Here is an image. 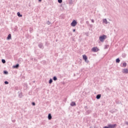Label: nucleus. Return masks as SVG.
<instances>
[{"mask_svg": "<svg viewBox=\"0 0 128 128\" xmlns=\"http://www.w3.org/2000/svg\"><path fill=\"white\" fill-rule=\"evenodd\" d=\"M70 106H76V102H72L70 103Z\"/></svg>", "mask_w": 128, "mask_h": 128, "instance_id": "obj_8", "label": "nucleus"}, {"mask_svg": "<svg viewBox=\"0 0 128 128\" xmlns=\"http://www.w3.org/2000/svg\"><path fill=\"white\" fill-rule=\"evenodd\" d=\"M82 58L85 61V62H86V64H88L90 62V61L88 60V56H86V55H83Z\"/></svg>", "mask_w": 128, "mask_h": 128, "instance_id": "obj_2", "label": "nucleus"}, {"mask_svg": "<svg viewBox=\"0 0 128 128\" xmlns=\"http://www.w3.org/2000/svg\"><path fill=\"white\" fill-rule=\"evenodd\" d=\"M32 106H36V102H32Z\"/></svg>", "mask_w": 128, "mask_h": 128, "instance_id": "obj_29", "label": "nucleus"}, {"mask_svg": "<svg viewBox=\"0 0 128 128\" xmlns=\"http://www.w3.org/2000/svg\"><path fill=\"white\" fill-rule=\"evenodd\" d=\"M86 24H88V21H86Z\"/></svg>", "mask_w": 128, "mask_h": 128, "instance_id": "obj_39", "label": "nucleus"}, {"mask_svg": "<svg viewBox=\"0 0 128 128\" xmlns=\"http://www.w3.org/2000/svg\"><path fill=\"white\" fill-rule=\"evenodd\" d=\"M4 74H8V72L6 70H4Z\"/></svg>", "mask_w": 128, "mask_h": 128, "instance_id": "obj_20", "label": "nucleus"}, {"mask_svg": "<svg viewBox=\"0 0 128 128\" xmlns=\"http://www.w3.org/2000/svg\"><path fill=\"white\" fill-rule=\"evenodd\" d=\"M50 24H52L50 22V21L47 22V24H48V26H50Z\"/></svg>", "mask_w": 128, "mask_h": 128, "instance_id": "obj_30", "label": "nucleus"}, {"mask_svg": "<svg viewBox=\"0 0 128 128\" xmlns=\"http://www.w3.org/2000/svg\"><path fill=\"white\" fill-rule=\"evenodd\" d=\"M117 104H120V102H117Z\"/></svg>", "mask_w": 128, "mask_h": 128, "instance_id": "obj_45", "label": "nucleus"}, {"mask_svg": "<svg viewBox=\"0 0 128 128\" xmlns=\"http://www.w3.org/2000/svg\"><path fill=\"white\" fill-rule=\"evenodd\" d=\"M100 98H102V94H98L96 96V100H100Z\"/></svg>", "mask_w": 128, "mask_h": 128, "instance_id": "obj_13", "label": "nucleus"}, {"mask_svg": "<svg viewBox=\"0 0 128 128\" xmlns=\"http://www.w3.org/2000/svg\"><path fill=\"white\" fill-rule=\"evenodd\" d=\"M14 68H20V64H17L14 66H13Z\"/></svg>", "mask_w": 128, "mask_h": 128, "instance_id": "obj_10", "label": "nucleus"}, {"mask_svg": "<svg viewBox=\"0 0 128 128\" xmlns=\"http://www.w3.org/2000/svg\"><path fill=\"white\" fill-rule=\"evenodd\" d=\"M111 113H112V114H114V111H112V112H111Z\"/></svg>", "mask_w": 128, "mask_h": 128, "instance_id": "obj_43", "label": "nucleus"}, {"mask_svg": "<svg viewBox=\"0 0 128 128\" xmlns=\"http://www.w3.org/2000/svg\"><path fill=\"white\" fill-rule=\"evenodd\" d=\"M4 84H8V81H4Z\"/></svg>", "mask_w": 128, "mask_h": 128, "instance_id": "obj_27", "label": "nucleus"}, {"mask_svg": "<svg viewBox=\"0 0 128 128\" xmlns=\"http://www.w3.org/2000/svg\"><path fill=\"white\" fill-rule=\"evenodd\" d=\"M72 32H76V29H73Z\"/></svg>", "mask_w": 128, "mask_h": 128, "instance_id": "obj_37", "label": "nucleus"}, {"mask_svg": "<svg viewBox=\"0 0 128 128\" xmlns=\"http://www.w3.org/2000/svg\"><path fill=\"white\" fill-rule=\"evenodd\" d=\"M38 2H42V0H38Z\"/></svg>", "mask_w": 128, "mask_h": 128, "instance_id": "obj_42", "label": "nucleus"}, {"mask_svg": "<svg viewBox=\"0 0 128 128\" xmlns=\"http://www.w3.org/2000/svg\"><path fill=\"white\" fill-rule=\"evenodd\" d=\"M127 66L126 62H124L122 64V66L123 68H126Z\"/></svg>", "mask_w": 128, "mask_h": 128, "instance_id": "obj_17", "label": "nucleus"}, {"mask_svg": "<svg viewBox=\"0 0 128 128\" xmlns=\"http://www.w3.org/2000/svg\"><path fill=\"white\" fill-rule=\"evenodd\" d=\"M122 58H126V53H123L122 54Z\"/></svg>", "mask_w": 128, "mask_h": 128, "instance_id": "obj_22", "label": "nucleus"}, {"mask_svg": "<svg viewBox=\"0 0 128 128\" xmlns=\"http://www.w3.org/2000/svg\"><path fill=\"white\" fill-rule=\"evenodd\" d=\"M125 124H127V126H128V122H125Z\"/></svg>", "mask_w": 128, "mask_h": 128, "instance_id": "obj_36", "label": "nucleus"}, {"mask_svg": "<svg viewBox=\"0 0 128 128\" xmlns=\"http://www.w3.org/2000/svg\"><path fill=\"white\" fill-rule=\"evenodd\" d=\"M30 32H32V28H30Z\"/></svg>", "mask_w": 128, "mask_h": 128, "instance_id": "obj_35", "label": "nucleus"}, {"mask_svg": "<svg viewBox=\"0 0 128 128\" xmlns=\"http://www.w3.org/2000/svg\"><path fill=\"white\" fill-rule=\"evenodd\" d=\"M18 96L20 98H22V93L20 92V94H19Z\"/></svg>", "mask_w": 128, "mask_h": 128, "instance_id": "obj_23", "label": "nucleus"}, {"mask_svg": "<svg viewBox=\"0 0 128 128\" xmlns=\"http://www.w3.org/2000/svg\"><path fill=\"white\" fill-rule=\"evenodd\" d=\"M117 124H108V126L109 128H116Z\"/></svg>", "mask_w": 128, "mask_h": 128, "instance_id": "obj_5", "label": "nucleus"}, {"mask_svg": "<svg viewBox=\"0 0 128 128\" xmlns=\"http://www.w3.org/2000/svg\"><path fill=\"white\" fill-rule=\"evenodd\" d=\"M7 40H12V34H8V36H7Z\"/></svg>", "mask_w": 128, "mask_h": 128, "instance_id": "obj_12", "label": "nucleus"}, {"mask_svg": "<svg viewBox=\"0 0 128 128\" xmlns=\"http://www.w3.org/2000/svg\"><path fill=\"white\" fill-rule=\"evenodd\" d=\"M24 86H26V88H28V84L26 83L24 84Z\"/></svg>", "mask_w": 128, "mask_h": 128, "instance_id": "obj_31", "label": "nucleus"}, {"mask_svg": "<svg viewBox=\"0 0 128 128\" xmlns=\"http://www.w3.org/2000/svg\"><path fill=\"white\" fill-rule=\"evenodd\" d=\"M76 24H78V22L76 21V20H73L70 24L71 26H76Z\"/></svg>", "mask_w": 128, "mask_h": 128, "instance_id": "obj_3", "label": "nucleus"}, {"mask_svg": "<svg viewBox=\"0 0 128 128\" xmlns=\"http://www.w3.org/2000/svg\"><path fill=\"white\" fill-rule=\"evenodd\" d=\"M30 60H34V58L32 56H30Z\"/></svg>", "mask_w": 128, "mask_h": 128, "instance_id": "obj_38", "label": "nucleus"}, {"mask_svg": "<svg viewBox=\"0 0 128 128\" xmlns=\"http://www.w3.org/2000/svg\"><path fill=\"white\" fill-rule=\"evenodd\" d=\"M2 64H6V60L2 59Z\"/></svg>", "mask_w": 128, "mask_h": 128, "instance_id": "obj_24", "label": "nucleus"}, {"mask_svg": "<svg viewBox=\"0 0 128 128\" xmlns=\"http://www.w3.org/2000/svg\"><path fill=\"white\" fill-rule=\"evenodd\" d=\"M49 44H50V43H48V42L46 41V42H45V46H48Z\"/></svg>", "mask_w": 128, "mask_h": 128, "instance_id": "obj_21", "label": "nucleus"}, {"mask_svg": "<svg viewBox=\"0 0 128 128\" xmlns=\"http://www.w3.org/2000/svg\"><path fill=\"white\" fill-rule=\"evenodd\" d=\"M52 114L50 113L48 114V120H52Z\"/></svg>", "mask_w": 128, "mask_h": 128, "instance_id": "obj_11", "label": "nucleus"}, {"mask_svg": "<svg viewBox=\"0 0 128 128\" xmlns=\"http://www.w3.org/2000/svg\"><path fill=\"white\" fill-rule=\"evenodd\" d=\"M91 22H94V20L92 19V20H91Z\"/></svg>", "mask_w": 128, "mask_h": 128, "instance_id": "obj_33", "label": "nucleus"}, {"mask_svg": "<svg viewBox=\"0 0 128 128\" xmlns=\"http://www.w3.org/2000/svg\"><path fill=\"white\" fill-rule=\"evenodd\" d=\"M106 36L104 35V34L100 36L99 37V40H100V42H104V40H106Z\"/></svg>", "mask_w": 128, "mask_h": 128, "instance_id": "obj_1", "label": "nucleus"}, {"mask_svg": "<svg viewBox=\"0 0 128 128\" xmlns=\"http://www.w3.org/2000/svg\"><path fill=\"white\" fill-rule=\"evenodd\" d=\"M48 83L50 84H52V79L50 78L48 81Z\"/></svg>", "mask_w": 128, "mask_h": 128, "instance_id": "obj_18", "label": "nucleus"}, {"mask_svg": "<svg viewBox=\"0 0 128 128\" xmlns=\"http://www.w3.org/2000/svg\"><path fill=\"white\" fill-rule=\"evenodd\" d=\"M12 122H16V120H12Z\"/></svg>", "mask_w": 128, "mask_h": 128, "instance_id": "obj_41", "label": "nucleus"}, {"mask_svg": "<svg viewBox=\"0 0 128 128\" xmlns=\"http://www.w3.org/2000/svg\"><path fill=\"white\" fill-rule=\"evenodd\" d=\"M116 64H120V58H117L116 60Z\"/></svg>", "mask_w": 128, "mask_h": 128, "instance_id": "obj_16", "label": "nucleus"}, {"mask_svg": "<svg viewBox=\"0 0 128 128\" xmlns=\"http://www.w3.org/2000/svg\"><path fill=\"white\" fill-rule=\"evenodd\" d=\"M123 74H128V69L124 68L122 70Z\"/></svg>", "mask_w": 128, "mask_h": 128, "instance_id": "obj_9", "label": "nucleus"}, {"mask_svg": "<svg viewBox=\"0 0 128 128\" xmlns=\"http://www.w3.org/2000/svg\"><path fill=\"white\" fill-rule=\"evenodd\" d=\"M58 4H62V0H58Z\"/></svg>", "mask_w": 128, "mask_h": 128, "instance_id": "obj_26", "label": "nucleus"}, {"mask_svg": "<svg viewBox=\"0 0 128 128\" xmlns=\"http://www.w3.org/2000/svg\"><path fill=\"white\" fill-rule=\"evenodd\" d=\"M103 128H109L108 126H104Z\"/></svg>", "mask_w": 128, "mask_h": 128, "instance_id": "obj_34", "label": "nucleus"}, {"mask_svg": "<svg viewBox=\"0 0 128 128\" xmlns=\"http://www.w3.org/2000/svg\"><path fill=\"white\" fill-rule=\"evenodd\" d=\"M104 48H108V45H105Z\"/></svg>", "mask_w": 128, "mask_h": 128, "instance_id": "obj_28", "label": "nucleus"}, {"mask_svg": "<svg viewBox=\"0 0 128 128\" xmlns=\"http://www.w3.org/2000/svg\"><path fill=\"white\" fill-rule=\"evenodd\" d=\"M94 128H98L96 127V126H94Z\"/></svg>", "mask_w": 128, "mask_h": 128, "instance_id": "obj_44", "label": "nucleus"}, {"mask_svg": "<svg viewBox=\"0 0 128 128\" xmlns=\"http://www.w3.org/2000/svg\"><path fill=\"white\" fill-rule=\"evenodd\" d=\"M69 4H72V0H70V2H69Z\"/></svg>", "mask_w": 128, "mask_h": 128, "instance_id": "obj_32", "label": "nucleus"}, {"mask_svg": "<svg viewBox=\"0 0 128 128\" xmlns=\"http://www.w3.org/2000/svg\"><path fill=\"white\" fill-rule=\"evenodd\" d=\"M53 80H54V82H56V80H58V78H56V76H54V77H53Z\"/></svg>", "mask_w": 128, "mask_h": 128, "instance_id": "obj_19", "label": "nucleus"}, {"mask_svg": "<svg viewBox=\"0 0 128 128\" xmlns=\"http://www.w3.org/2000/svg\"><path fill=\"white\" fill-rule=\"evenodd\" d=\"M38 48H40L41 50H44V45L42 44V43L40 42L38 44Z\"/></svg>", "mask_w": 128, "mask_h": 128, "instance_id": "obj_6", "label": "nucleus"}, {"mask_svg": "<svg viewBox=\"0 0 128 128\" xmlns=\"http://www.w3.org/2000/svg\"><path fill=\"white\" fill-rule=\"evenodd\" d=\"M92 110H86V112H85V114L86 116H88L90 114H92Z\"/></svg>", "mask_w": 128, "mask_h": 128, "instance_id": "obj_7", "label": "nucleus"}, {"mask_svg": "<svg viewBox=\"0 0 128 128\" xmlns=\"http://www.w3.org/2000/svg\"><path fill=\"white\" fill-rule=\"evenodd\" d=\"M103 22H104V24H108V20H106V18H104L103 20Z\"/></svg>", "mask_w": 128, "mask_h": 128, "instance_id": "obj_14", "label": "nucleus"}, {"mask_svg": "<svg viewBox=\"0 0 128 128\" xmlns=\"http://www.w3.org/2000/svg\"><path fill=\"white\" fill-rule=\"evenodd\" d=\"M34 60L35 62H36V58H34Z\"/></svg>", "mask_w": 128, "mask_h": 128, "instance_id": "obj_40", "label": "nucleus"}, {"mask_svg": "<svg viewBox=\"0 0 128 128\" xmlns=\"http://www.w3.org/2000/svg\"><path fill=\"white\" fill-rule=\"evenodd\" d=\"M17 16H18V18H22V14H21L20 12H18L17 13Z\"/></svg>", "mask_w": 128, "mask_h": 128, "instance_id": "obj_15", "label": "nucleus"}, {"mask_svg": "<svg viewBox=\"0 0 128 128\" xmlns=\"http://www.w3.org/2000/svg\"><path fill=\"white\" fill-rule=\"evenodd\" d=\"M92 52H97L100 50V49L98 48V47H94L92 48Z\"/></svg>", "mask_w": 128, "mask_h": 128, "instance_id": "obj_4", "label": "nucleus"}, {"mask_svg": "<svg viewBox=\"0 0 128 128\" xmlns=\"http://www.w3.org/2000/svg\"><path fill=\"white\" fill-rule=\"evenodd\" d=\"M84 108L85 110H86L88 109V106H84Z\"/></svg>", "mask_w": 128, "mask_h": 128, "instance_id": "obj_25", "label": "nucleus"}]
</instances>
